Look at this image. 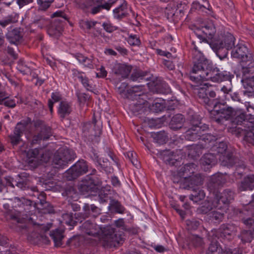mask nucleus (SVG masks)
I'll return each mask as SVG.
<instances>
[{
  "label": "nucleus",
  "mask_w": 254,
  "mask_h": 254,
  "mask_svg": "<svg viewBox=\"0 0 254 254\" xmlns=\"http://www.w3.org/2000/svg\"><path fill=\"white\" fill-rule=\"evenodd\" d=\"M161 157L166 164L175 165L177 161V156L170 150H163L161 152Z\"/></svg>",
  "instance_id": "c85d7f7f"
},
{
  "label": "nucleus",
  "mask_w": 254,
  "mask_h": 254,
  "mask_svg": "<svg viewBox=\"0 0 254 254\" xmlns=\"http://www.w3.org/2000/svg\"><path fill=\"white\" fill-rule=\"evenodd\" d=\"M236 110L231 107H226L224 103L216 102L213 109L210 112V117L212 121L222 124L224 120H232Z\"/></svg>",
  "instance_id": "20e7f679"
},
{
  "label": "nucleus",
  "mask_w": 254,
  "mask_h": 254,
  "mask_svg": "<svg viewBox=\"0 0 254 254\" xmlns=\"http://www.w3.org/2000/svg\"><path fill=\"white\" fill-rule=\"evenodd\" d=\"M235 37L230 33L215 37L214 40L208 41V44L217 56L221 60L227 56L228 51L235 44Z\"/></svg>",
  "instance_id": "f03ea898"
},
{
  "label": "nucleus",
  "mask_w": 254,
  "mask_h": 254,
  "mask_svg": "<svg viewBox=\"0 0 254 254\" xmlns=\"http://www.w3.org/2000/svg\"><path fill=\"white\" fill-rule=\"evenodd\" d=\"M52 18H55V19L52 22L53 23L56 24L61 25L62 27L64 26V24L65 21L67 20V17L66 14L61 10H58L54 12L51 16Z\"/></svg>",
  "instance_id": "4c0bfd02"
},
{
  "label": "nucleus",
  "mask_w": 254,
  "mask_h": 254,
  "mask_svg": "<svg viewBox=\"0 0 254 254\" xmlns=\"http://www.w3.org/2000/svg\"><path fill=\"white\" fill-rule=\"evenodd\" d=\"M34 126L37 129H40L38 133L43 138V140H47L52 135L51 128L47 126L44 122L41 120H37L34 123Z\"/></svg>",
  "instance_id": "4be33fe9"
},
{
  "label": "nucleus",
  "mask_w": 254,
  "mask_h": 254,
  "mask_svg": "<svg viewBox=\"0 0 254 254\" xmlns=\"http://www.w3.org/2000/svg\"><path fill=\"white\" fill-rule=\"evenodd\" d=\"M227 145L224 142H220L216 145L217 153L222 155L220 156L219 159L222 160L223 165L228 167L235 166L237 170L246 168V165L244 161L237 158H235L233 153L227 151Z\"/></svg>",
  "instance_id": "7ed1b4c3"
},
{
  "label": "nucleus",
  "mask_w": 254,
  "mask_h": 254,
  "mask_svg": "<svg viewBox=\"0 0 254 254\" xmlns=\"http://www.w3.org/2000/svg\"><path fill=\"white\" fill-rule=\"evenodd\" d=\"M96 172L95 169L92 171V173L86 177L84 181L81 185V188L83 190L87 192L94 191L96 189V186L100 183V180L93 175Z\"/></svg>",
  "instance_id": "2eb2a0df"
},
{
  "label": "nucleus",
  "mask_w": 254,
  "mask_h": 254,
  "mask_svg": "<svg viewBox=\"0 0 254 254\" xmlns=\"http://www.w3.org/2000/svg\"><path fill=\"white\" fill-rule=\"evenodd\" d=\"M185 121V118L183 115L176 114L172 117L169 126L173 130L179 129L183 127Z\"/></svg>",
  "instance_id": "c756f323"
},
{
  "label": "nucleus",
  "mask_w": 254,
  "mask_h": 254,
  "mask_svg": "<svg viewBox=\"0 0 254 254\" xmlns=\"http://www.w3.org/2000/svg\"><path fill=\"white\" fill-rule=\"evenodd\" d=\"M103 239L107 245L116 246L125 239L123 232H118L110 226H107L103 231Z\"/></svg>",
  "instance_id": "0eeeda50"
},
{
  "label": "nucleus",
  "mask_w": 254,
  "mask_h": 254,
  "mask_svg": "<svg viewBox=\"0 0 254 254\" xmlns=\"http://www.w3.org/2000/svg\"><path fill=\"white\" fill-rule=\"evenodd\" d=\"M89 156L95 163L98 169L100 170L101 171H104L107 173L111 172L110 167L107 166V165L105 164L104 161H102L103 164L102 163L101 159L99 157L97 152H96L94 149H92L91 150L90 152L89 153Z\"/></svg>",
  "instance_id": "b1692460"
},
{
  "label": "nucleus",
  "mask_w": 254,
  "mask_h": 254,
  "mask_svg": "<svg viewBox=\"0 0 254 254\" xmlns=\"http://www.w3.org/2000/svg\"><path fill=\"white\" fill-rule=\"evenodd\" d=\"M128 84L126 82L123 83H118L116 85V89L117 92H118L120 94H121L124 98H126L125 97V94L127 93V88Z\"/></svg>",
  "instance_id": "e2e57ef3"
},
{
  "label": "nucleus",
  "mask_w": 254,
  "mask_h": 254,
  "mask_svg": "<svg viewBox=\"0 0 254 254\" xmlns=\"http://www.w3.org/2000/svg\"><path fill=\"white\" fill-rule=\"evenodd\" d=\"M186 181L188 182L189 184L184 188L191 189H194L193 187L195 186L197 187L201 185L202 184L203 180L200 174L195 173L186 180Z\"/></svg>",
  "instance_id": "7c9ffc66"
},
{
  "label": "nucleus",
  "mask_w": 254,
  "mask_h": 254,
  "mask_svg": "<svg viewBox=\"0 0 254 254\" xmlns=\"http://www.w3.org/2000/svg\"><path fill=\"white\" fill-rule=\"evenodd\" d=\"M216 139L217 138L215 136L211 135L210 133H204L203 132H202L201 137L200 138V140L205 142V144H202L204 145V148L206 147L207 144L213 142L215 141Z\"/></svg>",
  "instance_id": "4d7b16f0"
},
{
  "label": "nucleus",
  "mask_w": 254,
  "mask_h": 254,
  "mask_svg": "<svg viewBox=\"0 0 254 254\" xmlns=\"http://www.w3.org/2000/svg\"><path fill=\"white\" fill-rule=\"evenodd\" d=\"M142 90V86L140 85H134L131 88L127 89V93L125 94L126 98L133 99L136 96L141 95L140 93Z\"/></svg>",
  "instance_id": "c9c22d12"
},
{
  "label": "nucleus",
  "mask_w": 254,
  "mask_h": 254,
  "mask_svg": "<svg viewBox=\"0 0 254 254\" xmlns=\"http://www.w3.org/2000/svg\"><path fill=\"white\" fill-rule=\"evenodd\" d=\"M7 40L12 44L17 46L22 39V35L18 29H13L8 31L6 34Z\"/></svg>",
  "instance_id": "a878e982"
},
{
  "label": "nucleus",
  "mask_w": 254,
  "mask_h": 254,
  "mask_svg": "<svg viewBox=\"0 0 254 254\" xmlns=\"http://www.w3.org/2000/svg\"><path fill=\"white\" fill-rule=\"evenodd\" d=\"M80 227L83 232L94 237L98 236L101 232V227L90 220L84 222Z\"/></svg>",
  "instance_id": "dca6fc26"
},
{
  "label": "nucleus",
  "mask_w": 254,
  "mask_h": 254,
  "mask_svg": "<svg viewBox=\"0 0 254 254\" xmlns=\"http://www.w3.org/2000/svg\"><path fill=\"white\" fill-rule=\"evenodd\" d=\"M214 195L213 198L216 203L222 206V209H223L233 199L234 192L230 189H226L222 193L219 194L217 192Z\"/></svg>",
  "instance_id": "ddd939ff"
},
{
  "label": "nucleus",
  "mask_w": 254,
  "mask_h": 254,
  "mask_svg": "<svg viewBox=\"0 0 254 254\" xmlns=\"http://www.w3.org/2000/svg\"><path fill=\"white\" fill-rule=\"evenodd\" d=\"M228 249H223L217 241H212L206 251V254H226Z\"/></svg>",
  "instance_id": "bb28decb"
},
{
  "label": "nucleus",
  "mask_w": 254,
  "mask_h": 254,
  "mask_svg": "<svg viewBox=\"0 0 254 254\" xmlns=\"http://www.w3.org/2000/svg\"><path fill=\"white\" fill-rule=\"evenodd\" d=\"M31 123V120L27 118L25 120H22L21 122L18 123L15 127H17L20 129V130L23 132L26 129L28 125Z\"/></svg>",
  "instance_id": "338daca9"
},
{
  "label": "nucleus",
  "mask_w": 254,
  "mask_h": 254,
  "mask_svg": "<svg viewBox=\"0 0 254 254\" xmlns=\"http://www.w3.org/2000/svg\"><path fill=\"white\" fill-rule=\"evenodd\" d=\"M23 132L17 127H15L13 133L9 135L10 142L13 145L18 144L21 141V137Z\"/></svg>",
  "instance_id": "37998d69"
},
{
  "label": "nucleus",
  "mask_w": 254,
  "mask_h": 254,
  "mask_svg": "<svg viewBox=\"0 0 254 254\" xmlns=\"http://www.w3.org/2000/svg\"><path fill=\"white\" fill-rule=\"evenodd\" d=\"M90 205L87 203L84 204L83 207V212L75 213L76 219L82 222L83 220L89 217H92Z\"/></svg>",
  "instance_id": "e433bc0d"
},
{
  "label": "nucleus",
  "mask_w": 254,
  "mask_h": 254,
  "mask_svg": "<svg viewBox=\"0 0 254 254\" xmlns=\"http://www.w3.org/2000/svg\"><path fill=\"white\" fill-rule=\"evenodd\" d=\"M76 157L75 152L70 149L61 148L54 154L53 160V164L56 168H62Z\"/></svg>",
  "instance_id": "423d86ee"
},
{
  "label": "nucleus",
  "mask_w": 254,
  "mask_h": 254,
  "mask_svg": "<svg viewBox=\"0 0 254 254\" xmlns=\"http://www.w3.org/2000/svg\"><path fill=\"white\" fill-rule=\"evenodd\" d=\"M63 218L65 223L69 226H74L77 223H80L79 221L76 219L75 214L73 216L72 213H65L63 215Z\"/></svg>",
  "instance_id": "de8ad7c7"
},
{
  "label": "nucleus",
  "mask_w": 254,
  "mask_h": 254,
  "mask_svg": "<svg viewBox=\"0 0 254 254\" xmlns=\"http://www.w3.org/2000/svg\"><path fill=\"white\" fill-rule=\"evenodd\" d=\"M197 166L194 163H189L181 167L179 172V174L181 177H182L187 180L192 174L196 173L197 171Z\"/></svg>",
  "instance_id": "5701e85b"
},
{
  "label": "nucleus",
  "mask_w": 254,
  "mask_h": 254,
  "mask_svg": "<svg viewBox=\"0 0 254 254\" xmlns=\"http://www.w3.org/2000/svg\"><path fill=\"white\" fill-rule=\"evenodd\" d=\"M238 237L243 243L251 242L253 238V232L251 230H243Z\"/></svg>",
  "instance_id": "8fccbe9b"
},
{
  "label": "nucleus",
  "mask_w": 254,
  "mask_h": 254,
  "mask_svg": "<svg viewBox=\"0 0 254 254\" xmlns=\"http://www.w3.org/2000/svg\"><path fill=\"white\" fill-rule=\"evenodd\" d=\"M193 66L190 75H198L200 71L205 69L208 65V61L200 51H194L192 54Z\"/></svg>",
  "instance_id": "1a4fd4ad"
},
{
  "label": "nucleus",
  "mask_w": 254,
  "mask_h": 254,
  "mask_svg": "<svg viewBox=\"0 0 254 254\" xmlns=\"http://www.w3.org/2000/svg\"><path fill=\"white\" fill-rule=\"evenodd\" d=\"M88 169L87 162L84 160H79L66 171L65 176L67 180L71 181L85 174Z\"/></svg>",
  "instance_id": "6e6552de"
},
{
  "label": "nucleus",
  "mask_w": 254,
  "mask_h": 254,
  "mask_svg": "<svg viewBox=\"0 0 254 254\" xmlns=\"http://www.w3.org/2000/svg\"><path fill=\"white\" fill-rule=\"evenodd\" d=\"M110 207L112 209L115 210L116 212L121 214L123 213L125 210L124 207L121 204L120 202L115 199H111Z\"/></svg>",
  "instance_id": "603ef678"
},
{
  "label": "nucleus",
  "mask_w": 254,
  "mask_h": 254,
  "mask_svg": "<svg viewBox=\"0 0 254 254\" xmlns=\"http://www.w3.org/2000/svg\"><path fill=\"white\" fill-rule=\"evenodd\" d=\"M54 0H37L38 9L45 11L51 5Z\"/></svg>",
  "instance_id": "13d9d810"
},
{
  "label": "nucleus",
  "mask_w": 254,
  "mask_h": 254,
  "mask_svg": "<svg viewBox=\"0 0 254 254\" xmlns=\"http://www.w3.org/2000/svg\"><path fill=\"white\" fill-rule=\"evenodd\" d=\"M95 21L88 20H80L79 22V25L81 28L85 30H89L92 29L96 24Z\"/></svg>",
  "instance_id": "3c124183"
},
{
  "label": "nucleus",
  "mask_w": 254,
  "mask_h": 254,
  "mask_svg": "<svg viewBox=\"0 0 254 254\" xmlns=\"http://www.w3.org/2000/svg\"><path fill=\"white\" fill-rule=\"evenodd\" d=\"M111 190H110L105 188L101 189L98 193L100 201L101 202H107L109 199H111Z\"/></svg>",
  "instance_id": "09e8293b"
},
{
  "label": "nucleus",
  "mask_w": 254,
  "mask_h": 254,
  "mask_svg": "<svg viewBox=\"0 0 254 254\" xmlns=\"http://www.w3.org/2000/svg\"><path fill=\"white\" fill-rule=\"evenodd\" d=\"M74 57L84 65V67L90 69L94 68L93 60L83 56L80 53H77L73 55Z\"/></svg>",
  "instance_id": "473e14b6"
},
{
  "label": "nucleus",
  "mask_w": 254,
  "mask_h": 254,
  "mask_svg": "<svg viewBox=\"0 0 254 254\" xmlns=\"http://www.w3.org/2000/svg\"><path fill=\"white\" fill-rule=\"evenodd\" d=\"M113 14L115 18L121 19L127 15V2L123 0L119 6L113 10Z\"/></svg>",
  "instance_id": "cd10ccee"
},
{
  "label": "nucleus",
  "mask_w": 254,
  "mask_h": 254,
  "mask_svg": "<svg viewBox=\"0 0 254 254\" xmlns=\"http://www.w3.org/2000/svg\"><path fill=\"white\" fill-rule=\"evenodd\" d=\"M63 195L67 196L71 199L77 198V192L72 187H69L65 189V190L62 193Z\"/></svg>",
  "instance_id": "bf43d9fd"
},
{
  "label": "nucleus",
  "mask_w": 254,
  "mask_h": 254,
  "mask_svg": "<svg viewBox=\"0 0 254 254\" xmlns=\"http://www.w3.org/2000/svg\"><path fill=\"white\" fill-rule=\"evenodd\" d=\"M241 129L245 132L244 140L249 143L254 144V128L241 127Z\"/></svg>",
  "instance_id": "a18cd8bd"
},
{
  "label": "nucleus",
  "mask_w": 254,
  "mask_h": 254,
  "mask_svg": "<svg viewBox=\"0 0 254 254\" xmlns=\"http://www.w3.org/2000/svg\"><path fill=\"white\" fill-rule=\"evenodd\" d=\"M241 81L246 89L244 95L254 97V61L249 64V67H243Z\"/></svg>",
  "instance_id": "39448f33"
},
{
  "label": "nucleus",
  "mask_w": 254,
  "mask_h": 254,
  "mask_svg": "<svg viewBox=\"0 0 254 254\" xmlns=\"http://www.w3.org/2000/svg\"><path fill=\"white\" fill-rule=\"evenodd\" d=\"M209 215L210 219L213 221H215V222L222 221L224 217V214L223 213L216 211L211 212Z\"/></svg>",
  "instance_id": "0e129e2a"
},
{
  "label": "nucleus",
  "mask_w": 254,
  "mask_h": 254,
  "mask_svg": "<svg viewBox=\"0 0 254 254\" xmlns=\"http://www.w3.org/2000/svg\"><path fill=\"white\" fill-rule=\"evenodd\" d=\"M204 243L203 239L197 235H190L188 236L185 242L184 247L188 248H199L203 246Z\"/></svg>",
  "instance_id": "a211bd4d"
},
{
  "label": "nucleus",
  "mask_w": 254,
  "mask_h": 254,
  "mask_svg": "<svg viewBox=\"0 0 254 254\" xmlns=\"http://www.w3.org/2000/svg\"><path fill=\"white\" fill-rule=\"evenodd\" d=\"M216 32L215 28L212 22H209L205 26H203L201 30H197L194 32L196 36L200 39L201 42H204L208 44V41L214 40L213 38Z\"/></svg>",
  "instance_id": "f8f14e48"
},
{
  "label": "nucleus",
  "mask_w": 254,
  "mask_h": 254,
  "mask_svg": "<svg viewBox=\"0 0 254 254\" xmlns=\"http://www.w3.org/2000/svg\"><path fill=\"white\" fill-rule=\"evenodd\" d=\"M42 149L36 148L35 149H29L26 153V156L30 162L33 160L34 159L38 157V155L41 153Z\"/></svg>",
  "instance_id": "5fc2aeb1"
},
{
  "label": "nucleus",
  "mask_w": 254,
  "mask_h": 254,
  "mask_svg": "<svg viewBox=\"0 0 254 254\" xmlns=\"http://www.w3.org/2000/svg\"><path fill=\"white\" fill-rule=\"evenodd\" d=\"M206 128H207L206 126L203 127V129H201L198 127H196V128L189 127L185 133V137L186 139L190 141L200 140L202 132H204Z\"/></svg>",
  "instance_id": "aec40b11"
},
{
  "label": "nucleus",
  "mask_w": 254,
  "mask_h": 254,
  "mask_svg": "<svg viewBox=\"0 0 254 254\" xmlns=\"http://www.w3.org/2000/svg\"><path fill=\"white\" fill-rule=\"evenodd\" d=\"M131 70V66L124 64L117 65L114 69V73L121 75L123 78L128 76Z\"/></svg>",
  "instance_id": "72a5a7b5"
},
{
  "label": "nucleus",
  "mask_w": 254,
  "mask_h": 254,
  "mask_svg": "<svg viewBox=\"0 0 254 254\" xmlns=\"http://www.w3.org/2000/svg\"><path fill=\"white\" fill-rule=\"evenodd\" d=\"M50 236L53 240L55 246L60 247L62 245V241L64 236L61 231L57 229L51 232Z\"/></svg>",
  "instance_id": "c03bdc74"
},
{
  "label": "nucleus",
  "mask_w": 254,
  "mask_h": 254,
  "mask_svg": "<svg viewBox=\"0 0 254 254\" xmlns=\"http://www.w3.org/2000/svg\"><path fill=\"white\" fill-rule=\"evenodd\" d=\"M63 31V27L61 25L52 23L48 29V33L51 37L57 38L61 36Z\"/></svg>",
  "instance_id": "f704fd0d"
},
{
  "label": "nucleus",
  "mask_w": 254,
  "mask_h": 254,
  "mask_svg": "<svg viewBox=\"0 0 254 254\" xmlns=\"http://www.w3.org/2000/svg\"><path fill=\"white\" fill-rule=\"evenodd\" d=\"M254 189V175H249L241 181L238 187L240 191L252 190Z\"/></svg>",
  "instance_id": "393cba45"
},
{
  "label": "nucleus",
  "mask_w": 254,
  "mask_h": 254,
  "mask_svg": "<svg viewBox=\"0 0 254 254\" xmlns=\"http://www.w3.org/2000/svg\"><path fill=\"white\" fill-rule=\"evenodd\" d=\"M197 95L199 99L201 100L200 102H203L205 104H209L210 100L207 96L206 89H205L204 88H200L198 90Z\"/></svg>",
  "instance_id": "6e6d98bb"
},
{
  "label": "nucleus",
  "mask_w": 254,
  "mask_h": 254,
  "mask_svg": "<svg viewBox=\"0 0 254 254\" xmlns=\"http://www.w3.org/2000/svg\"><path fill=\"white\" fill-rule=\"evenodd\" d=\"M231 227V226L228 224H223L220 226L219 230L222 234L226 237L227 235H231L232 232Z\"/></svg>",
  "instance_id": "774afa93"
},
{
  "label": "nucleus",
  "mask_w": 254,
  "mask_h": 254,
  "mask_svg": "<svg viewBox=\"0 0 254 254\" xmlns=\"http://www.w3.org/2000/svg\"><path fill=\"white\" fill-rule=\"evenodd\" d=\"M128 44L131 46H138L141 45V41L139 37L134 34L129 35L128 37L126 39Z\"/></svg>",
  "instance_id": "864d4df0"
},
{
  "label": "nucleus",
  "mask_w": 254,
  "mask_h": 254,
  "mask_svg": "<svg viewBox=\"0 0 254 254\" xmlns=\"http://www.w3.org/2000/svg\"><path fill=\"white\" fill-rule=\"evenodd\" d=\"M232 57L240 59L242 62H250L247 67L249 66L254 59L248 48L242 43L238 44L231 52Z\"/></svg>",
  "instance_id": "9d476101"
},
{
  "label": "nucleus",
  "mask_w": 254,
  "mask_h": 254,
  "mask_svg": "<svg viewBox=\"0 0 254 254\" xmlns=\"http://www.w3.org/2000/svg\"><path fill=\"white\" fill-rule=\"evenodd\" d=\"M214 208L222 209V206L217 205L214 198L210 199L205 200L201 206L198 207L197 208L196 212L198 214H206Z\"/></svg>",
  "instance_id": "412c9836"
},
{
  "label": "nucleus",
  "mask_w": 254,
  "mask_h": 254,
  "mask_svg": "<svg viewBox=\"0 0 254 254\" xmlns=\"http://www.w3.org/2000/svg\"><path fill=\"white\" fill-rule=\"evenodd\" d=\"M226 183L225 177L221 174L213 175L208 183V190L214 194L218 192V190Z\"/></svg>",
  "instance_id": "4468645a"
},
{
  "label": "nucleus",
  "mask_w": 254,
  "mask_h": 254,
  "mask_svg": "<svg viewBox=\"0 0 254 254\" xmlns=\"http://www.w3.org/2000/svg\"><path fill=\"white\" fill-rule=\"evenodd\" d=\"M204 146L202 144H197L188 146V155L192 158L199 156L202 153Z\"/></svg>",
  "instance_id": "58836bf2"
},
{
  "label": "nucleus",
  "mask_w": 254,
  "mask_h": 254,
  "mask_svg": "<svg viewBox=\"0 0 254 254\" xmlns=\"http://www.w3.org/2000/svg\"><path fill=\"white\" fill-rule=\"evenodd\" d=\"M49 22L48 20L42 16H36L31 23L33 26H37L40 29H42L46 26Z\"/></svg>",
  "instance_id": "79ce46f5"
},
{
  "label": "nucleus",
  "mask_w": 254,
  "mask_h": 254,
  "mask_svg": "<svg viewBox=\"0 0 254 254\" xmlns=\"http://www.w3.org/2000/svg\"><path fill=\"white\" fill-rule=\"evenodd\" d=\"M216 160V157L213 153H206L201 158L200 164L201 168L206 171L215 165Z\"/></svg>",
  "instance_id": "6ab92c4d"
},
{
  "label": "nucleus",
  "mask_w": 254,
  "mask_h": 254,
  "mask_svg": "<svg viewBox=\"0 0 254 254\" xmlns=\"http://www.w3.org/2000/svg\"><path fill=\"white\" fill-rule=\"evenodd\" d=\"M17 69L23 74H29L31 73V69L22 62H19Z\"/></svg>",
  "instance_id": "680f3d73"
},
{
  "label": "nucleus",
  "mask_w": 254,
  "mask_h": 254,
  "mask_svg": "<svg viewBox=\"0 0 254 254\" xmlns=\"http://www.w3.org/2000/svg\"><path fill=\"white\" fill-rule=\"evenodd\" d=\"M242 213L249 216H254V202L246 205L242 210Z\"/></svg>",
  "instance_id": "69168bd1"
},
{
  "label": "nucleus",
  "mask_w": 254,
  "mask_h": 254,
  "mask_svg": "<svg viewBox=\"0 0 254 254\" xmlns=\"http://www.w3.org/2000/svg\"><path fill=\"white\" fill-rule=\"evenodd\" d=\"M10 204L17 217L22 212H28L32 205V201L24 197H15L10 199Z\"/></svg>",
  "instance_id": "9b49d317"
},
{
  "label": "nucleus",
  "mask_w": 254,
  "mask_h": 254,
  "mask_svg": "<svg viewBox=\"0 0 254 254\" xmlns=\"http://www.w3.org/2000/svg\"><path fill=\"white\" fill-rule=\"evenodd\" d=\"M62 100V95L58 92H53L51 94V98L48 100V107L51 113L53 111V105L55 103L60 101Z\"/></svg>",
  "instance_id": "49530a36"
},
{
  "label": "nucleus",
  "mask_w": 254,
  "mask_h": 254,
  "mask_svg": "<svg viewBox=\"0 0 254 254\" xmlns=\"http://www.w3.org/2000/svg\"><path fill=\"white\" fill-rule=\"evenodd\" d=\"M192 192L190 195V199L194 202H197L205 197L204 191L199 188L192 189Z\"/></svg>",
  "instance_id": "ea45409f"
},
{
  "label": "nucleus",
  "mask_w": 254,
  "mask_h": 254,
  "mask_svg": "<svg viewBox=\"0 0 254 254\" xmlns=\"http://www.w3.org/2000/svg\"><path fill=\"white\" fill-rule=\"evenodd\" d=\"M72 111L71 104L66 101H61L59 104L58 113L60 118L64 119Z\"/></svg>",
  "instance_id": "2f4dec72"
},
{
  "label": "nucleus",
  "mask_w": 254,
  "mask_h": 254,
  "mask_svg": "<svg viewBox=\"0 0 254 254\" xmlns=\"http://www.w3.org/2000/svg\"><path fill=\"white\" fill-rule=\"evenodd\" d=\"M190 127H193L196 128V127H198L201 129H203L202 127L200 125H201V120L197 115H192L190 121Z\"/></svg>",
  "instance_id": "052dcab7"
},
{
  "label": "nucleus",
  "mask_w": 254,
  "mask_h": 254,
  "mask_svg": "<svg viewBox=\"0 0 254 254\" xmlns=\"http://www.w3.org/2000/svg\"><path fill=\"white\" fill-rule=\"evenodd\" d=\"M233 75L227 71H221L218 68L213 66H208L203 70L200 71L198 75H191L190 79L196 83H199L203 80H208L215 82L223 81H231Z\"/></svg>",
  "instance_id": "f257e3e1"
},
{
  "label": "nucleus",
  "mask_w": 254,
  "mask_h": 254,
  "mask_svg": "<svg viewBox=\"0 0 254 254\" xmlns=\"http://www.w3.org/2000/svg\"><path fill=\"white\" fill-rule=\"evenodd\" d=\"M154 141L160 144L165 143L168 140L167 133L164 130L152 134Z\"/></svg>",
  "instance_id": "a19ab883"
},
{
  "label": "nucleus",
  "mask_w": 254,
  "mask_h": 254,
  "mask_svg": "<svg viewBox=\"0 0 254 254\" xmlns=\"http://www.w3.org/2000/svg\"><path fill=\"white\" fill-rule=\"evenodd\" d=\"M245 112V109L242 108L236 109L231 120L232 123L237 125H242L243 128L247 127V126L249 124V122L247 120Z\"/></svg>",
  "instance_id": "f3484780"
}]
</instances>
